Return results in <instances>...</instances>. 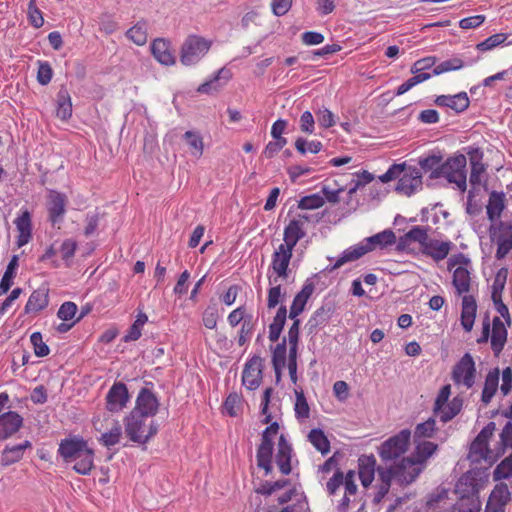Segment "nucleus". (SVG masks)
I'll return each instance as SVG.
<instances>
[{
	"mask_svg": "<svg viewBox=\"0 0 512 512\" xmlns=\"http://www.w3.org/2000/svg\"><path fill=\"white\" fill-rule=\"evenodd\" d=\"M496 311L505 320V323L500 317H494L492 324L489 318L486 317L482 321V332L477 339L478 344L486 343L490 339L491 349L496 357H498L504 349L507 342V326L511 325V317L508 307L503 303L502 297L492 299Z\"/></svg>",
	"mask_w": 512,
	"mask_h": 512,
	"instance_id": "nucleus-1",
	"label": "nucleus"
},
{
	"mask_svg": "<svg viewBox=\"0 0 512 512\" xmlns=\"http://www.w3.org/2000/svg\"><path fill=\"white\" fill-rule=\"evenodd\" d=\"M398 179L395 190L403 195L411 196L422 188V172L416 166L393 164L388 170L379 176L382 183Z\"/></svg>",
	"mask_w": 512,
	"mask_h": 512,
	"instance_id": "nucleus-2",
	"label": "nucleus"
},
{
	"mask_svg": "<svg viewBox=\"0 0 512 512\" xmlns=\"http://www.w3.org/2000/svg\"><path fill=\"white\" fill-rule=\"evenodd\" d=\"M415 442V456L414 458L404 457L401 459L393 473L406 483L413 482L420 473L419 465L426 462L437 450V444L427 441L418 440Z\"/></svg>",
	"mask_w": 512,
	"mask_h": 512,
	"instance_id": "nucleus-3",
	"label": "nucleus"
},
{
	"mask_svg": "<svg viewBox=\"0 0 512 512\" xmlns=\"http://www.w3.org/2000/svg\"><path fill=\"white\" fill-rule=\"evenodd\" d=\"M285 297L286 291L282 288V285L279 282L276 284H270V288L267 292V308L271 310L280 305L272 323L269 325L268 338L271 342H276L279 340L286 322L287 308L283 304Z\"/></svg>",
	"mask_w": 512,
	"mask_h": 512,
	"instance_id": "nucleus-4",
	"label": "nucleus"
},
{
	"mask_svg": "<svg viewBox=\"0 0 512 512\" xmlns=\"http://www.w3.org/2000/svg\"><path fill=\"white\" fill-rule=\"evenodd\" d=\"M124 426L128 438L139 444H146L158 431L154 420L133 410L125 417Z\"/></svg>",
	"mask_w": 512,
	"mask_h": 512,
	"instance_id": "nucleus-5",
	"label": "nucleus"
},
{
	"mask_svg": "<svg viewBox=\"0 0 512 512\" xmlns=\"http://www.w3.org/2000/svg\"><path fill=\"white\" fill-rule=\"evenodd\" d=\"M448 269L453 270L452 285L458 295H467L471 290V261L463 253L452 255L448 259Z\"/></svg>",
	"mask_w": 512,
	"mask_h": 512,
	"instance_id": "nucleus-6",
	"label": "nucleus"
},
{
	"mask_svg": "<svg viewBox=\"0 0 512 512\" xmlns=\"http://www.w3.org/2000/svg\"><path fill=\"white\" fill-rule=\"evenodd\" d=\"M292 256L293 250L281 244L275 249L267 271L269 284H276L279 280H286L289 277Z\"/></svg>",
	"mask_w": 512,
	"mask_h": 512,
	"instance_id": "nucleus-7",
	"label": "nucleus"
},
{
	"mask_svg": "<svg viewBox=\"0 0 512 512\" xmlns=\"http://www.w3.org/2000/svg\"><path fill=\"white\" fill-rule=\"evenodd\" d=\"M466 164V157L459 154L448 158L441 165V177H445L449 183L455 184L461 192L467 188Z\"/></svg>",
	"mask_w": 512,
	"mask_h": 512,
	"instance_id": "nucleus-8",
	"label": "nucleus"
},
{
	"mask_svg": "<svg viewBox=\"0 0 512 512\" xmlns=\"http://www.w3.org/2000/svg\"><path fill=\"white\" fill-rule=\"evenodd\" d=\"M451 379L457 387L471 389L476 382L475 361L470 353H465L453 366Z\"/></svg>",
	"mask_w": 512,
	"mask_h": 512,
	"instance_id": "nucleus-9",
	"label": "nucleus"
},
{
	"mask_svg": "<svg viewBox=\"0 0 512 512\" xmlns=\"http://www.w3.org/2000/svg\"><path fill=\"white\" fill-rule=\"evenodd\" d=\"M410 438V430L403 429L384 441L379 449L381 459L387 463L402 457L408 449Z\"/></svg>",
	"mask_w": 512,
	"mask_h": 512,
	"instance_id": "nucleus-10",
	"label": "nucleus"
},
{
	"mask_svg": "<svg viewBox=\"0 0 512 512\" xmlns=\"http://www.w3.org/2000/svg\"><path fill=\"white\" fill-rule=\"evenodd\" d=\"M212 42L197 35L187 37L181 48V62L186 65H193L199 62L211 48Z\"/></svg>",
	"mask_w": 512,
	"mask_h": 512,
	"instance_id": "nucleus-11",
	"label": "nucleus"
},
{
	"mask_svg": "<svg viewBox=\"0 0 512 512\" xmlns=\"http://www.w3.org/2000/svg\"><path fill=\"white\" fill-rule=\"evenodd\" d=\"M68 198L65 193L54 189L48 190L46 208L48 220L54 226L63 222Z\"/></svg>",
	"mask_w": 512,
	"mask_h": 512,
	"instance_id": "nucleus-12",
	"label": "nucleus"
},
{
	"mask_svg": "<svg viewBox=\"0 0 512 512\" xmlns=\"http://www.w3.org/2000/svg\"><path fill=\"white\" fill-rule=\"evenodd\" d=\"M89 448L88 443L80 436L64 438L60 441L58 454L66 463H71Z\"/></svg>",
	"mask_w": 512,
	"mask_h": 512,
	"instance_id": "nucleus-13",
	"label": "nucleus"
},
{
	"mask_svg": "<svg viewBox=\"0 0 512 512\" xmlns=\"http://www.w3.org/2000/svg\"><path fill=\"white\" fill-rule=\"evenodd\" d=\"M158 408L159 401L152 390L145 387L141 388L135 401V407L132 410L152 418L158 412Z\"/></svg>",
	"mask_w": 512,
	"mask_h": 512,
	"instance_id": "nucleus-14",
	"label": "nucleus"
},
{
	"mask_svg": "<svg viewBox=\"0 0 512 512\" xmlns=\"http://www.w3.org/2000/svg\"><path fill=\"white\" fill-rule=\"evenodd\" d=\"M128 400L127 386L122 382H116L106 395V408L110 412H119L126 406Z\"/></svg>",
	"mask_w": 512,
	"mask_h": 512,
	"instance_id": "nucleus-15",
	"label": "nucleus"
},
{
	"mask_svg": "<svg viewBox=\"0 0 512 512\" xmlns=\"http://www.w3.org/2000/svg\"><path fill=\"white\" fill-rule=\"evenodd\" d=\"M332 314L333 308L330 305L326 304L317 308L305 325L307 334L311 337L316 336L329 323Z\"/></svg>",
	"mask_w": 512,
	"mask_h": 512,
	"instance_id": "nucleus-16",
	"label": "nucleus"
},
{
	"mask_svg": "<svg viewBox=\"0 0 512 512\" xmlns=\"http://www.w3.org/2000/svg\"><path fill=\"white\" fill-rule=\"evenodd\" d=\"M232 77L233 73L231 69L224 66L217 70L210 79L199 85L197 91L202 94L218 92L232 79Z\"/></svg>",
	"mask_w": 512,
	"mask_h": 512,
	"instance_id": "nucleus-17",
	"label": "nucleus"
},
{
	"mask_svg": "<svg viewBox=\"0 0 512 512\" xmlns=\"http://www.w3.org/2000/svg\"><path fill=\"white\" fill-rule=\"evenodd\" d=\"M18 231L16 245L21 248L28 244L32 238V216L27 208H22L19 215L14 220Z\"/></svg>",
	"mask_w": 512,
	"mask_h": 512,
	"instance_id": "nucleus-18",
	"label": "nucleus"
},
{
	"mask_svg": "<svg viewBox=\"0 0 512 512\" xmlns=\"http://www.w3.org/2000/svg\"><path fill=\"white\" fill-rule=\"evenodd\" d=\"M453 247L454 244L450 240L429 238L421 251L424 255L432 258L436 262H439L449 255Z\"/></svg>",
	"mask_w": 512,
	"mask_h": 512,
	"instance_id": "nucleus-19",
	"label": "nucleus"
},
{
	"mask_svg": "<svg viewBox=\"0 0 512 512\" xmlns=\"http://www.w3.org/2000/svg\"><path fill=\"white\" fill-rule=\"evenodd\" d=\"M23 425V418L15 411L0 415V439L5 440L17 433Z\"/></svg>",
	"mask_w": 512,
	"mask_h": 512,
	"instance_id": "nucleus-20",
	"label": "nucleus"
},
{
	"mask_svg": "<svg viewBox=\"0 0 512 512\" xmlns=\"http://www.w3.org/2000/svg\"><path fill=\"white\" fill-rule=\"evenodd\" d=\"M315 289L314 283L307 279L301 290L295 295L289 310V318L294 319L304 311L305 306Z\"/></svg>",
	"mask_w": 512,
	"mask_h": 512,
	"instance_id": "nucleus-21",
	"label": "nucleus"
},
{
	"mask_svg": "<svg viewBox=\"0 0 512 512\" xmlns=\"http://www.w3.org/2000/svg\"><path fill=\"white\" fill-rule=\"evenodd\" d=\"M435 104L440 107H447L456 113L464 112L470 104L466 92H460L455 95H440L435 99Z\"/></svg>",
	"mask_w": 512,
	"mask_h": 512,
	"instance_id": "nucleus-22",
	"label": "nucleus"
},
{
	"mask_svg": "<svg viewBox=\"0 0 512 512\" xmlns=\"http://www.w3.org/2000/svg\"><path fill=\"white\" fill-rule=\"evenodd\" d=\"M49 304V289L40 287L34 290L24 307L25 314H36L44 310Z\"/></svg>",
	"mask_w": 512,
	"mask_h": 512,
	"instance_id": "nucleus-23",
	"label": "nucleus"
},
{
	"mask_svg": "<svg viewBox=\"0 0 512 512\" xmlns=\"http://www.w3.org/2000/svg\"><path fill=\"white\" fill-rule=\"evenodd\" d=\"M368 253V249L366 248L363 240L359 243L352 245L345 249L340 256L336 259L335 263L331 266L326 267V270L333 271L340 268L342 265L358 260L362 256Z\"/></svg>",
	"mask_w": 512,
	"mask_h": 512,
	"instance_id": "nucleus-24",
	"label": "nucleus"
},
{
	"mask_svg": "<svg viewBox=\"0 0 512 512\" xmlns=\"http://www.w3.org/2000/svg\"><path fill=\"white\" fill-rule=\"evenodd\" d=\"M368 253V249L366 248L363 240L359 243L352 245L345 249L340 256L336 259L335 263L331 266L326 267V270L333 271L340 268L342 265L358 260L362 256Z\"/></svg>",
	"mask_w": 512,
	"mask_h": 512,
	"instance_id": "nucleus-25",
	"label": "nucleus"
},
{
	"mask_svg": "<svg viewBox=\"0 0 512 512\" xmlns=\"http://www.w3.org/2000/svg\"><path fill=\"white\" fill-rule=\"evenodd\" d=\"M31 448L32 443L29 440H25L16 445H6L1 452L0 462L3 466H10L17 463L23 458L25 450Z\"/></svg>",
	"mask_w": 512,
	"mask_h": 512,
	"instance_id": "nucleus-26",
	"label": "nucleus"
},
{
	"mask_svg": "<svg viewBox=\"0 0 512 512\" xmlns=\"http://www.w3.org/2000/svg\"><path fill=\"white\" fill-rule=\"evenodd\" d=\"M291 457H292V446L286 440L285 436L282 434L278 440V447L276 453V463L282 474L288 475L290 474L291 468Z\"/></svg>",
	"mask_w": 512,
	"mask_h": 512,
	"instance_id": "nucleus-27",
	"label": "nucleus"
},
{
	"mask_svg": "<svg viewBox=\"0 0 512 512\" xmlns=\"http://www.w3.org/2000/svg\"><path fill=\"white\" fill-rule=\"evenodd\" d=\"M455 492L459 495L461 500L477 496L479 485L472 473L467 472L458 479L455 485Z\"/></svg>",
	"mask_w": 512,
	"mask_h": 512,
	"instance_id": "nucleus-28",
	"label": "nucleus"
},
{
	"mask_svg": "<svg viewBox=\"0 0 512 512\" xmlns=\"http://www.w3.org/2000/svg\"><path fill=\"white\" fill-rule=\"evenodd\" d=\"M477 312V303L472 295H464L462 298L461 326L466 332H470L474 326Z\"/></svg>",
	"mask_w": 512,
	"mask_h": 512,
	"instance_id": "nucleus-29",
	"label": "nucleus"
},
{
	"mask_svg": "<svg viewBox=\"0 0 512 512\" xmlns=\"http://www.w3.org/2000/svg\"><path fill=\"white\" fill-rule=\"evenodd\" d=\"M306 236V227L299 221L290 220L284 228L283 243L281 245L294 250L297 243Z\"/></svg>",
	"mask_w": 512,
	"mask_h": 512,
	"instance_id": "nucleus-30",
	"label": "nucleus"
},
{
	"mask_svg": "<svg viewBox=\"0 0 512 512\" xmlns=\"http://www.w3.org/2000/svg\"><path fill=\"white\" fill-rule=\"evenodd\" d=\"M262 380V370L256 360H250L245 364L242 372V383L249 390H256Z\"/></svg>",
	"mask_w": 512,
	"mask_h": 512,
	"instance_id": "nucleus-31",
	"label": "nucleus"
},
{
	"mask_svg": "<svg viewBox=\"0 0 512 512\" xmlns=\"http://www.w3.org/2000/svg\"><path fill=\"white\" fill-rule=\"evenodd\" d=\"M499 368H493L487 373L481 393V402L487 406L495 396L499 388Z\"/></svg>",
	"mask_w": 512,
	"mask_h": 512,
	"instance_id": "nucleus-32",
	"label": "nucleus"
},
{
	"mask_svg": "<svg viewBox=\"0 0 512 512\" xmlns=\"http://www.w3.org/2000/svg\"><path fill=\"white\" fill-rule=\"evenodd\" d=\"M151 52L162 65L170 66L175 63V57L170 50V43L163 38L155 39L152 42Z\"/></svg>",
	"mask_w": 512,
	"mask_h": 512,
	"instance_id": "nucleus-33",
	"label": "nucleus"
},
{
	"mask_svg": "<svg viewBox=\"0 0 512 512\" xmlns=\"http://www.w3.org/2000/svg\"><path fill=\"white\" fill-rule=\"evenodd\" d=\"M376 459L374 455H362L358 459V474L361 484L368 487L374 480Z\"/></svg>",
	"mask_w": 512,
	"mask_h": 512,
	"instance_id": "nucleus-34",
	"label": "nucleus"
},
{
	"mask_svg": "<svg viewBox=\"0 0 512 512\" xmlns=\"http://www.w3.org/2000/svg\"><path fill=\"white\" fill-rule=\"evenodd\" d=\"M363 242L368 252H371L377 248L384 249L392 246L396 242V236L392 230L386 229L373 236L364 238Z\"/></svg>",
	"mask_w": 512,
	"mask_h": 512,
	"instance_id": "nucleus-35",
	"label": "nucleus"
},
{
	"mask_svg": "<svg viewBox=\"0 0 512 512\" xmlns=\"http://www.w3.org/2000/svg\"><path fill=\"white\" fill-rule=\"evenodd\" d=\"M462 408L463 399L460 396H455L451 401L443 404L440 409L433 407V412L441 422L447 423L456 417Z\"/></svg>",
	"mask_w": 512,
	"mask_h": 512,
	"instance_id": "nucleus-36",
	"label": "nucleus"
},
{
	"mask_svg": "<svg viewBox=\"0 0 512 512\" xmlns=\"http://www.w3.org/2000/svg\"><path fill=\"white\" fill-rule=\"evenodd\" d=\"M505 209V193L492 191L489 195L488 204L486 206V214L489 221L495 223L499 221L503 210Z\"/></svg>",
	"mask_w": 512,
	"mask_h": 512,
	"instance_id": "nucleus-37",
	"label": "nucleus"
},
{
	"mask_svg": "<svg viewBox=\"0 0 512 512\" xmlns=\"http://www.w3.org/2000/svg\"><path fill=\"white\" fill-rule=\"evenodd\" d=\"M273 441L261 440L257 449L256 459L259 468L264 469L265 475L272 471Z\"/></svg>",
	"mask_w": 512,
	"mask_h": 512,
	"instance_id": "nucleus-38",
	"label": "nucleus"
},
{
	"mask_svg": "<svg viewBox=\"0 0 512 512\" xmlns=\"http://www.w3.org/2000/svg\"><path fill=\"white\" fill-rule=\"evenodd\" d=\"M429 226H413L407 233L400 238V244L408 245L411 243H418L422 250L426 242L430 238L428 232Z\"/></svg>",
	"mask_w": 512,
	"mask_h": 512,
	"instance_id": "nucleus-39",
	"label": "nucleus"
},
{
	"mask_svg": "<svg viewBox=\"0 0 512 512\" xmlns=\"http://www.w3.org/2000/svg\"><path fill=\"white\" fill-rule=\"evenodd\" d=\"M492 242L512 241V221H497L489 228Z\"/></svg>",
	"mask_w": 512,
	"mask_h": 512,
	"instance_id": "nucleus-40",
	"label": "nucleus"
},
{
	"mask_svg": "<svg viewBox=\"0 0 512 512\" xmlns=\"http://www.w3.org/2000/svg\"><path fill=\"white\" fill-rule=\"evenodd\" d=\"M56 115L61 120H68L72 116V100L65 86H61L57 93Z\"/></svg>",
	"mask_w": 512,
	"mask_h": 512,
	"instance_id": "nucleus-41",
	"label": "nucleus"
},
{
	"mask_svg": "<svg viewBox=\"0 0 512 512\" xmlns=\"http://www.w3.org/2000/svg\"><path fill=\"white\" fill-rule=\"evenodd\" d=\"M287 345L286 338L278 343L272 351V364L276 375V380L279 381L281 377V371L286 363Z\"/></svg>",
	"mask_w": 512,
	"mask_h": 512,
	"instance_id": "nucleus-42",
	"label": "nucleus"
},
{
	"mask_svg": "<svg viewBox=\"0 0 512 512\" xmlns=\"http://www.w3.org/2000/svg\"><path fill=\"white\" fill-rule=\"evenodd\" d=\"M435 64L434 57H427L416 61L411 68V72L415 74L411 78L414 80L415 84H420L431 78L430 73L421 72L422 70H426L431 68Z\"/></svg>",
	"mask_w": 512,
	"mask_h": 512,
	"instance_id": "nucleus-43",
	"label": "nucleus"
},
{
	"mask_svg": "<svg viewBox=\"0 0 512 512\" xmlns=\"http://www.w3.org/2000/svg\"><path fill=\"white\" fill-rule=\"evenodd\" d=\"M442 156L441 155H429L427 157H423L419 159L420 170H424L425 172L430 171V177L432 179L441 177V165Z\"/></svg>",
	"mask_w": 512,
	"mask_h": 512,
	"instance_id": "nucleus-44",
	"label": "nucleus"
},
{
	"mask_svg": "<svg viewBox=\"0 0 512 512\" xmlns=\"http://www.w3.org/2000/svg\"><path fill=\"white\" fill-rule=\"evenodd\" d=\"M74 462L73 469L81 475L90 474L92 468L94 467V451L92 448H88L84 450L79 458H77Z\"/></svg>",
	"mask_w": 512,
	"mask_h": 512,
	"instance_id": "nucleus-45",
	"label": "nucleus"
},
{
	"mask_svg": "<svg viewBox=\"0 0 512 512\" xmlns=\"http://www.w3.org/2000/svg\"><path fill=\"white\" fill-rule=\"evenodd\" d=\"M18 261L19 258L17 255H13L12 258L10 259L0 281V295L7 293L11 286L13 285V279L15 277L16 269L18 267Z\"/></svg>",
	"mask_w": 512,
	"mask_h": 512,
	"instance_id": "nucleus-46",
	"label": "nucleus"
},
{
	"mask_svg": "<svg viewBox=\"0 0 512 512\" xmlns=\"http://www.w3.org/2000/svg\"><path fill=\"white\" fill-rule=\"evenodd\" d=\"M147 36V22L144 20L138 21L126 31V37L138 46L147 42Z\"/></svg>",
	"mask_w": 512,
	"mask_h": 512,
	"instance_id": "nucleus-47",
	"label": "nucleus"
},
{
	"mask_svg": "<svg viewBox=\"0 0 512 512\" xmlns=\"http://www.w3.org/2000/svg\"><path fill=\"white\" fill-rule=\"evenodd\" d=\"M511 493L506 484H498L492 490L487 504L493 506H501L505 508L506 504L510 501Z\"/></svg>",
	"mask_w": 512,
	"mask_h": 512,
	"instance_id": "nucleus-48",
	"label": "nucleus"
},
{
	"mask_svg": "<svg viewBox=\"0 0 512 512\" xmlns=\"http://www.w3.org/2000/svg\"><path fill=\"white\" fill-rule=\"evenodd\" d=\"M121 437L122 425L120 424L119 421H115L108 431L101 434L99 441L103 446L110 448L118 444L120 442Z\"/></svg>",
	"mask_w": 512,
	"mask_h": 512,
	"instance_id": "nucleus-49",
	"label": "nucleus"
},
{
	"mask_svg": "<svg viewBox=\"0 0 512 512\" xmlns=\"http://www.w3.org/2000/svg\"><path fill=\"white\" fill-rule=\"evenodd\" d=\"M310 443L323 455L330 451V442L324 432L319 428L312 429L308 434Z\"/></svg>",
	"mask_w": 512,
	"mask_h": 512,
	"instance_id": "nucleus-50",
	"label": "nucleus"
},
{
	"mask_svg": "<svg viewBox=\"0 0 512 512\" xmlns=\"http://www.w3.org/2000/svg\"><path fill=\"white\" fill-rule=\"evenodd\" d=\"M436 432V421L434 418L419 423L414 429V441L432 438Z\"/></svg>",
	"mask_w": 512,
	"mask_h": 512,
	"instance_id": "nucleus-51",
	"label": "nucleus"
},
{
	"mask_svg": "<svg viewBox=\"0 0 512 512\" xmlns=\"http://www.w3.org/2000/svg\"><path fill=\"white\" fill-rule=\"evenodd\" d=\"M295 404H294V411H295V417L299 421H304L309 418L310 416V407L308 405L307 399L304 395L303 390H295Z\"/></svg>",
	"mask_w": 512,
	"mask_h": 512,
	"instance_id": "nucleus-52",
	"label": "nucleus"
},
{
	"mask_svg": "<svg viewBox=\"0 0 512 512\" xmlns=\"http://www.w3.org/2000/svg\"><path fill=\"white\" fill-rule=\"evenodd\" d=\"M184 139L190 148L191 155L196 158H200L204 150L202 137L197 132L186 131L184 134Z\"/></svg>",
	"mask_w": 512,
	"mask_h": 512,
	"instance_id": "nucleus-53",
	"label": "nucleus"
},
{
	"mask_svg": "<svg viewBox=\"0 0 512 512\" xmlns=\"http://www.w3.org/2000/svg\"><path fill=\"white\" fill-rule=\"evenodd\" d=\"M488 443L476 437L470 446V457L473 461L488 460L490 458Z\"/></svg>",
	"mask_w": 512,
	"mask_h": 512,
	"instance_id": "nucleus-54",
	"label": "nucleus"
},
{
	"mask_svg": "<svg viewBox=\"0 0 512 512\" xmlns=\"http://www.w3.org/2000/svg\"><path fill=\"white\" fill-rule=\"evenodd\" d=\"M242 406L243 397L237 392H231L224 402V408L227 414L231 417H236L241 411Z\"/></svg>",
	"mask_w": 512,
	"mask_h": 512,
	"instance_id": "nucleus-55",
	"label": "nucleus"
},
{
	"mask_svg": "<svg viewBox=\"0 0 512 512\" xmlns=\"http://www.w3.org/2000/svg\"><path fill=\"white\" fill-rule=\"evenodd\" d=\"M507 275L508 270L506 268H500L497 271L491 286V299L502 297Z\"/></svg>",
	"mask_w": 512,
	"mask_h": 512,
	"instance_id": "nucleus-56",
	"label": "nucleus"
},
{
	"mask_svg": "<svg viewBox=\"0 0 512 512\" xmlns=\"http://www.w3.org/2000/svg\"><path fill=\"white\" fill-rule=\"evenodd\" d=\"M324 205V197L320 193H314L302 197L298 201V208L302 210H314Z\"/></svg>",
	"mask_w": 512,
	"mask_h": 512,
	"instance_id": "nucleus-57",
	"label": "nucleus"
},
{
	"mask_svg": "<svg viewBox=\"0 0 512 512\" xmlns=\"http://www.w3.org/2000/svg\"><path fill=\"white\" fill-rule=\"evenodd\" d=\"M462 67H464V62L460 58L454 57L442 61L437 66H435L432 74L437 76L446 72L459 70Z\"/></svg>",
	"mask_w": 512,
	"mask_h": 512,
	"instance_id": "nucleus-58",
	"label": "nucleus"
},
{
	"mask_svg": "<svg viewBox=\"0 0 512 512\" xmlns=\"http://www.w3.org/2000/svg\"><path fill=\"white\" fill-rule=\"evenodd\" d=\"M322 147V143L318 140L307 141L305 138L299 137L295 141V148L301 154H305L307 152L316 154L321 151Z\"/></svg>",
	"mask_w": 512,
	"mask_h": 512,
	"instance_id": "nucleus-59",
	"label": "nucleus"
},
{
	"mask_svg": "<svg viewBox=\"0 0 512 512\" xmlns=\"http://www.w3.org/2000/svg\"><path fill=\"white\" fill-rule=\"evenodd\" d=\"M494 480L509 479L512 477V455L502 460L493 472Z\"/></svg>",
	"mask_w": 512,
	"mask_h": 512,
	"instance_id": "nucleus-60",
	"label": "nucleus"
},
{
	"mask_svg": "<svg viewBox=\"0 0 512 512\" xmlns=\"http://www.w3.org/2000/svg\"><path fill=\"white\" fill-rule=\"evenodd\" d=\"M28 21L34 28H41L44 24L42 12L36 6V0H30L27 9Z\"/></svg>",
	"mask_w": 512,
	"mask_h": 512,
	"instance_id": "nucleus-61",
	"label": "nucleus"
},
{
	"mask_svg": "<svg viewBox=\"0 0 512 512\" xmlns=\"http://www.w3.org/2000/svg\"><path fill=\"white\" fill-rule=\"evenodd\" d=\"M374 179L373 174L370 172L363 170L360 172H356L354 174V178L350 183L349 194H352L357 191L358 188L367 185Z\"/></svg>",
	"mask_w": 512,
	"mask_h": 512,
	"instance_id": "nucleus-62",
	"label": "nucleus"
},
{
	"mask_svg": "<svg viewBox=\"0 0 512 512\" xmlns=\"http://www.w3.org/2000/svg\"><path fill=\"white\" fill-rule=\"evenodd\" d=\"M30 342L37 357H45L50 353V349L48 345L43 342L42 334L40 332H33L30 336Z\"/></svg>",
	"mask_w": 512,
	"mask_h": 512,
	"instance_id": "nucleus-63",
	"label": "nucleus"
},
{
	"mask_svg": "<svg viewBox=\"0 0 512 512\" xmlns=\"http://www.w3.org/2000/svg\"><path fill=\"white\" fill-rule=\"evenodd\" d=\"M219 313L216 305H209L202 314L203 325L208 329H215L218 323Z\"/></svg>",
	"mask_w": 512,
	"mask_h": 512,
	"instance_id": "nucleus-64",
	"label": "nucleus"
}]
</instances>
